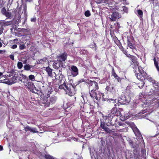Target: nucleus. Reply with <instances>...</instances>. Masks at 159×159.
I'll return each mask as SVG.
<instances>
[{"label": "nucleus", "mask_w": 159, "mask_h": 159, "mask_svg": "<svg viewBox=\"0 0 159 159\" xmlns=\"http://www.w3.org/2000/svg\"><path fill=\"white\" fill-rule=\"evenodd\" d=\"M26 5H25L24 6V8H26Z\"/></svg>", "instance_id": "e2e57ef3"}, {"label": "nucleus", "mask_w": 159, "mask_h": 159, "mask_svg": "<svg viewBox=\"0 0 159 159\" xmlns=\"http://www.w3.org/2000/svg\"><path fill=\"white\" fill-rule=\"evenodd\" d=\"M142 152H144V151H142Z\"/></svg>", "instance_id": "774afa93"}, {"label": "nucleus", "mask_w": 159, "mask_h": 159, "mask_svg": "<svg viewBox=\"0 0 159 159\" xmlns=\"http://www.w3.org/2000/svg\"><path fill=\"white\" fill-rule=\"evenodd\" d=\"M62 84L59 85V88L61 89H64L66 94L70 96H73L76 92L75 86H73L71 84H66L65 79L64 81H62Z\"/></svg>", "instance_id": "f257e3e1"}, {"label": "nucleus", "mask_w": 159, "mask_h": 159, "mask_svg": "<svg viewBox=\"0 0 159 159\" xmlns=\"http://www.w3.org/2000/svg\"><path fill=\"white\" fill-rule=\"evenodd\" d=\"M136 77L140 81L143 80L145 79L146 76L147 75V74L145 72V74L143 75L142 73L140 72L137 73L135 74Z\"/></svg>", "instance_id": "9d476101"}, {"label": "nucleus", "mask_w": 159, "mask_h": 159, "mask_svg": "<svg viewBox=\"0 0 159 159\" xmlns=\"http://www.w3.org/2000/svg\"><path fill=\"white\" fill-rule=\"evenodd\" d=\"M120 43V41L119 40H118L117 41H116V44L117 45H118Z\"/></svg>", "instance_id": "864d4df0"}, {"label": "nucleus", "mask_w": 159, "mask_h": 159, "mask_svg": "<svg viewBox=\"0 0 159 159\" xmlns=\"http://www.w3.org/2000/svg\"><path fill=\"white\" fill-rule=\"evenodd\" d=\"M70 71L71 74L73 76L75 77L78 74V70L77 67L74 66H71Z\"/></svg>", "instance_id": "1a4fd4ad"}, {"label": "nucleus", "mask_w": 159, "mask_h": 159, "mask_svg": "<svg viewBox=\"0 0 159 159\" xmlns=\"http://www.w3.org/2000/svg\"><path fill=\"white\" fill-rule=\"evenodd\" d=\"M145 79H147L150 82H151V83L153 81H153L154 80H153L151 77L147 75V76H146Z\"/></svg>", "instance_id": "bb28decb"}, {"label": "nucleus", "mask_w": 159, "mask_h": 159, "mask_svg": "<svg viewBox=\"0 0 159 159\" xmlns=\"http://www.w3.org/2000/svg\"><path fill=\"white\" fill-rule=\"evenodd\" d=\"M46 70L48 72L49 76H51L52 74V70L49 67H47L46 68Z\"/></svg>", "instance_id": "412c9836"}, {"label": "nucleus", "mask_w": 159, "mask_h": 159, "mask_svg": "<svg viewBox=\"0 0 159 159\" xmlns=\"http://www.w3.org/2000/svg\"><path fill=\"white\" fill-rule=\"evenodd\" d=\"M145 84V82L143 80L140 81L139 83L138 84L139 87L141 89L143 88Z\"/></svg>", "instance_id": "aec40b11"}, {"label": "nucleus", "mask_w": 159, "mask_h": 159, "mask_svg": "<svg viewBox=\"0 0 159 159\" xmlns=\"http://www.w3.org/2000/svg\"><path fill=\"white\" fill-rule=\"evenodd\" d=\"M107 101L108 102H112L114 104L115 106H119L120 104H125L128 103L127 100L125 98H119L118 100L116 101V99H107Z\"/></svg>", "instance_id": "f03ea898"}, {"label": "nucleus", "mask_w": 159, "mask_h": 159, "mask_svg": "<svg viewBox=\"0 0 159 159\" xmlns=\"http://www.w3.org/2000/svg\"><path fill=\"white\" fill-rule=\"evenodd\" d=\"M57 99V98L56 96L53 95L51 97L49 98L46 102H44V106L46 107H48L50 105L52 104L55 103Z\"/></svg>", "instance_id": "7ed1b4c3"}, {"label": "nucleus", "mask_w": 159, "mask_h": 159, "mask_svg": "<svg viewBox=\"0 0 159 159\" xmlns=\"http://www.w3.org/2000/svg\"><path fill=\"white\" fill-rule=\"evenodd\" d=\"M128 42V45L129 47L131 49H132L133 50L132 52H133L135 53V51H136V47L133 44H132V43L130 42V41L129 40V39H128L127 40Z\"/></svg>", "instance_id": "4468645a"}, {"label": "nucleus", "mask_w": 159, "mask_h": 159, "mask_svg": "<svg viewBox=\"0 0 159 159\" xmlns=\"http://www.w3.org/2000/svg\"><path fill=\"white\" fill-rule=\"evenodd\" d=\"M158 134H159V132L157 134H156V135H158Z\"/></svg>", "instance_id": "0e129e2a"}, {"label": "nucleus", "mask_w": 159, "mask_h": 159, "mask_svg": "<svg viewBox=\"0 0 159 159\" xmlns=\"http://www.w3.org/2000/svg\"><path fill=\"white\" fill-rule=\"evenodd\" d=\"M115 78H116V79L117 80V81L118 82H120L121 80V78L119 77L118 76H117V77Z\"/></svg>", "instance_id": "09e8293b"}, {"label": "nucleus", "mask_w": 159, "mask_h": 159, "mask_svg": "<svg viewBox=\"0 0 159 159\" xmlns=\"http://www.w3.org/2000/svg\"><path fill=\"white\" fill-rule=\"evenodd\" d=\"M5 16L8 18H10L11 16V13L9 12H7L5 15Z\"/></svg>", "instance_id": "c9c22d12"}, {"label": "nucleus", "mask_w": 159, "mask_h": 159, "mask_svg": "<svg viewBox=\"0 0 159 159\" xmlns=\"http://www.w3.org/2000/svg\"><path fill=\"white\" fill-rule=\"evenodd\" d=\"M7 22L4 20H0V25L1 26H5L6 25Z\"/></svg>", "instance_id": "7c9ffc66"}, {"label": "nucleus", "mask_w": 159, "mask_h": 159, "mask_svg": "<svg viewBox=\"0 0 159 159\" xmlns=\"http://www.w3.org/2000/svg\"><path fill=\"white\" fill-rule=\"evenodd\" d=\"M36 20L35 18H32L31 19V20L32 22H35Z\"/></svg>", "instance_id": "8fccbe9b"}, {"label": "nucleus", "mask_w": 159, "mask_h": 159, "mask_svg": "<svg viewBox=\"0 0 159 159\" xmlns=\"http://www.w3.org/2000/svg\"><path fill=\"white\" fill-rule=\"evenodd\" d=\"M47 60V58H43V59H41L40 60V61H39V62H41V63H42V61H44V62H46V61Z\"/></svg>", "instance_id": "49530a36"}, {"label": "nucleus", "mask_w": 159, "mask_h": 159, "mask_svg": "<svg viewBox=\"0 0 159 159\" xmlns=\"http://www.w3.org/2000/svg\"><path fill=\"white\" fill-rule=\"evenodd\" d=\"M26 61H27L26 60H25V61H24L23 62V63L24 64H26Z\"/></svg>", "instance_id": "13d9d810"}, {"label": "nucleus", "mask_w": 159, "mask_h": 159, "mask_svg": "<svg viewBox=\"0 0 159 159\" xmlns=\"http://www.w3.org/2000/svg\"><path fill=\"white\" fill-rule=\"evenodd\" d=\"M3 149V146L0 145V151H2Z\"/></svg>", "instance_id": "603ef678"}, {"label": "nucleus", "mask_w": 159, "mask_h": 159, "mask_svg": "<svg viewBox=\"0 0 159 159\" xmlns=\"http://www.w3.org/2000/svg\"><path fill=\"white\" fill-rule=\"evenodd\" d=\"M24 130L26 131H30L34 133H38V131L36 130V129L35 128H33L30 127L29 126L24 127Z\"/></svg>", "instance_id": "f8f14e48"}, {"label": "nucleus", "mask_w": 159, "mask_h": 159, "mask_svg": "<svg viewBox=\"0 0 159 159\" xmlns=\"http://www.w3.org/2000/svg\"><path fill=\"white\" fill-rule=\"evenodd\" d=\"M90 47L93 48H94L95 47L94 50H96L97 49V47L96 46V44L94 42H93L92 44L90 45Z\"/></svg>", "instance_id": "72a5a7b5"}, {"label": "nucleus", "mask_w": 159, "mask_h": 159, "mask_svg": "<svg viewBox=\"0 0 159 159\" xmlns=\"http://www.w3.org/2000/svg\"><path fill=\"white\" fill-rule=\"evenodd\" d=\"M2 52V50H0V53H1V52Z\"/></svg>", "instance_id": "69168bd1"}, {"label": "nucleus", "mask_w": 159, "mask_h": 159, "mask_svg": "<svg viewBox=\"0 0 159 159\" xmlns=\"http://www.w3.org/2000/svg\"><path fill=\"white\" fill-rule=\"evenodd\" d=\"M121 49H122V51L123 52V53L125 55H126L127 53V51L123 48V47H122Z\"/></svg>", "instance_id": "c03bdc74"}, {"label": "nucleus", "mask_w": 159, "mask_h": 159, "mask_svg": "<svg viewBox=\"0 0 159 159\" xmlns=\"http://www.w3.org/2000/svg\"><path fill=\"white\" fill-rule=\"evenodd\" d=\"M126 55L127 57H131V56H133L132 55H131L129 54H128V53H127L126 54Z\"/></svg>", "instance_id": "3c124183"}, {"label": "nucleus", "mask_w": 159, "mask_h": 159, "mask_svg": "<svg viewBox=\"0 0 159 159\" xmlns=\"http://www.w3.org/2000/svg\"><path fill=\"white\" fill-rule=\"evenodd\" d=\"M138 13L140 15H141V16L143 15V12L141 10H138Z\"/></svg>", "instance_id": "37998d69"}, {"label": "nucleus", "mask_w": 159, "mask_h": 159, "mask_svg": "<svg viewBox=\"0 0 159 159\" xmlns=\"http://www.w3.org/2000/svg\"><path fill=\"white\" fill-rule=\"evenodd\" d=\"M17 47V45L16 44H14L12 46H11V48L12 49L16 48Z\"/></svg>", "instance_id": "de8ad7c7"}, {"label": "nucleus", "mask_w": 159, "mask_h": 159, "mask_svg": "<svg viewBox=\"0 0 159 159\" xmlns=\"http://www.w3.org/2000/svg\"><path fill=\"white\" fill-rule=\"evenodd\" d=\"M153 60H154V63L155 66L157 69V70L159 72V67L158 66L157 62L156 60V59L155 57L153 59Z\"/></svg>", "instance_id": "cd10ccee"}, {"label": "nucleus", "mask_w": 159, "mask_h": 159, "mask_svg": "<svg viewBox=\"0 0 159 159\" xmlns=\"http://www.w3.org/2000/svg\"><path fill=\"white\" fill-rule=\"evenodd\" d=\"M112 75L115 78H116V77H117L118 76L117 75H116L115 72V71L113 69H112Z\"/></svg>", "instance_id": "f704fd0d"}, {"label": "nucleus", "mask_w": 159, "mask_h": 159, "mask_svg": "<svg viewBox=\"0 0 159 159\" xmlns=\"http://www.w3.org/2000/svg\"><path fill=\"white\" fill-rule=\"evenodd\" d=\"M121 17L119 13L117 12H114L112 13L111 17H109L111 21H114L116 20V19H118Z\"/></svg>", "instance_id": "423d86ee"}, {"label": "nucleus", "mask_w": 159, "mask_h": 159, "mask_svg": "<svg viewBox=\"0 0 159 159\" xmlns=\"http://www.w3.org/2000/svg\"><path fill=\"white\" fill-rule=\"evenodd\" d=\"M133 68L134 69V70L135 74L139 72L142 73L143 75L145 74V72L143 70L141 66H139V65H135Z\"/></svg>", "instance_id": "6e6552de"}, {"label": "nucleus", "mask_w": 159, "mask_h": 159, "mask_svg": "<svg viewBox=\"0 0 159 159\" xmlns=\"http://www.w3.org/2000/svg\"><path fill=\"white\" fill-rule=\"evenodd\" d=\"M133 130L136 136L138 137H140L141 136L139 130L137 128L134 129Z\"/></svg>", "instance_id": "a211bd4d"}, {"label": "nucleus", "mask_w": 159, "mask_h": 159, "mask_svg": "<svg viewBox=\"0 0 159 159\" xmlns=\"http://www.w3.org/2000/svg\"><path fill=\"white\" fill-rule=\"evenodd\" d=\"M87 80L84 79H80L79 81V82L81 83L82 82H87Z\"/></svg>", "instance_id": "ea45409f"}, {"label": "nucleus", "mask_w": 159, "mask_h": 159, "mask_svg": "<svg viewBox=\"0 0 159 159\" xmlns=\"http://www.w3.org/2000/svg\"><path fill=\"white\" fill-rule=\"evenodd\" d=\"M89 90H98L99 86L98 83L96 81L91 80H89L87 82Z\"/></svg>", "instance_id": "20e7f679"}, {"label": "nucleus", "mask_w": 159, "mask_h": 159, "mask_svg": "<svg viewBox=\"0 0 159 159\" xmlns=\"http://www.w3.org/2000/svg\"><path fill=\"white\" fill-rule=\"evenodd\" d=\"M61 71V69L59 70L58 74L57 75H56L55 73H54L55 75V79L58 80L59 83L60 84L62 83V81H64L65 79V77L62 74Z\"/></svg>", "instance_id": "39448f33"}, {"label": "nucleus", "mask_w": 159, "mask_h": 159, "mask_svg": "<svg viewBox=\"0 0 159 159\" xmlns=\"http://www.w3.org/2000/svg\"><path fill=\"white\" fill-rule=\"evenodd\" d=\"M111 113L114 116H118L120 113V112L117 110L116 107H114L112 109L111 111Z\"/></svg>", "instance_id": "dca6fc26"}, {"label": "nucleus", "mask_w": 159, "mask_h": 159, "mask_svg": "<svg viewBox=\"0 0 159 159\" xmlns=\"http://www.w3.org/2000/svg\"><path fill=\"white\" fill-rule=\"evenodd\" d=\"M26 83L24 84V86L26 88L30 89L32 86L33 85V84L31 82H28V80H26Z\"/></svg>", "instance_id": "f3484780"}, {"label": "nucleus", "mask_w": 159, "mask_h": 159, "mask_svg": "<svg viewBox=\"0 0 159 159\" xmlns=\"http://www.w3.org/2000/svg\"><path fill=\"white\" fill-rule=\"evenodd\" d=\"M53 91L52 90H48V93L46 95V98H48L50 97V94L52 93Z\"/></svg>", "instance_id": "2f4dec72"}, {"label": "nucleus", "mask_w": 159, "mask_h": 159, "mask_svg": "<svg viewBox=\"0 0 159 159\" xmlns=\"http://www.w3.org/2000/svg\"><path fill=\"white\" fill-rule=\"evenodd\" d=\"M150 92L151 93V94H157L159 96V91H157L155 89L154 90L152 89H151L150 90Z\"/></svg>", "instance_id": "4be33fe9"}, {"label": "nucleus", "mask_w": 159, "mask_h": 159, "mask_svg": "<svg viewBox=\"0 0 159 159\" xmlns=\"http://www.w3.org/2000/svg\"><path fill=\"white\" fill-rule=\"evenodd\" d=\"M2 72H0V76H1L2 75Z\"/></svg>", "instance_id": "680f3d73"}, {"label": "nucleus", "mask_w": 159, "mask_h": 159, "mask_svg": "<svg viewBox=\"0 0 159 159\" xmlns=\"http://www.w3.org/2000/svg\"><path fill=\"white\" fill-rule=\"evenodd\" d=\"M3 29H3V26H0V35L2 33V32H3Z\"/></svg>", "instance_id": "79ce46f5"}, {"label": "nucleus", "mask_w": 159, "mask_h": 159, "mask_svg": "<svg viewBox=\"0 0 159 159\" xmlns=\"http://www.w3.org/2000/svg\"><path fill=\"white\" fill-rule=\"evenodd\" d=\"M60 62H54L53 64V67L56 69H58L60 66Z\"/></svg>", "instance_id": "6ab92c4d"}, {"label": "nucleus", "mask_w": 159, "mask_h": 159, "mask_svg": "<svg viewBox=\"0 0 159 159\" xmlns=\"http://www.w3.org/2000/svg\"><path fill=\"white\" fill-rule=\"evenodd\" d=\"M91 98H95L96 100H98L100 99V96L99 95H97L96 90H89Z\"/></svg>", "instance_id": "0eeeda50"}, {"label": "nucleus", "mask_w": 159, "mask_h": 159, "mask_svg": "<svg viewBox=\"0 0 159 159\" xmlns=\"http://www.w3.org/2000/svg\"><path fill=\"white\" fill-rule=\"evenodd\" d=\"M131 58L132 61V65L134 66L135 65H139V63L137 61V58L136 57L133 56H131Z\"/></svg>", "instance_id": "2eb2a0df"}, {"label": "nucleus", "mask_w": 159, "mask_h": 159, "mask_svg": "<svg viewBox=\"0 0 159 159\" xmlns=\"http://www.w3.org/2000/svg\"><path fill=\"white\" fill-rule=\"evenodd\" d=\"M7 11H6L5 9L4 8H3L2 9V13L5 15Z\"/></svg>", "instance_id": "58836bf2"}, {"label": "nucleus", "mask_w": 159, "mask_h": 159, "mask_svg": "<svg viewBox=\"0 0 159 159\" xmlns=\"http://www.w3.org/2000/svg\"><path fill=\"white\" fill-rule=\"evenodd\" d=\"M117 25L118 26V27H119V28H120V25L118 23H117Z\"/></svg>", "instance_id": "052dcab7"}, {"label": "nucleus", "mask_w": 159, "mask_h": 159, "mask_svg": "<svg viewBox=\"0 0 159 159\" xmlns=\"http://www.w3.org/2000/svg\"><path fill=\"white\" fill-rule=\"evenodd\" d=\"M9 57L12 60L14 61V56L13 55L11 54L10 55Z\"/></svg>", "instance_id": "a18cd8bd"}, {"label": "nucleus", "mask_w": 159, "mask_h": 159, "mask_svg": "<svg viewBox=\"0 0 159 159\" xmlns=\"http://www.w3.org/2000/svg\"><path fill=\"white\" fill-rule=\"evenodd\" d=\"M17 66L19 69H21L22 68L23 65L21 62L19 61L18 62Z\"/></svg>", "instance_id": "c85d7f7f"}, {"label": "nucleus", "mask_w": 159, "mask_h": 159, "mask_svg": "<svg viewBox=\"0 0 159 159\" xmlns=\"http://www.w3.org/2000/svg\"><path fill=\"white\" fill-rule=\"evenodd\" d=\"M67 57V53L66 52H64L62 54L59 55L58 57V59L60 62L64 61L66 59Z\"/></svg>", "instance_id": "9b49d317"}, {"label": "nucleus", "mask_w": 159, "mask_h": 159, "mask_svg": "<svg viewBox=\"0 0 159 159\" xmlns=\"http://www.w3.org/2000/svg\"><path fill=\"white\" fill-rule=\"evenodd\" d=\"M44 157L46 159H55L52 157L51 156L48 155H45Z\"/></svg>", "instance_id": "473e14b6"}, {"label": "nucleus", "mask_w": 159, "mask_h": 159, "mask_svg": "<svg viewBox=\"0 0 159 159\" xmlns=\"http://www.w3.org/2000/svg\"><path fill=\"white\" fill-rule=\"evenodd\" d=\"M122 8H123V11L125 13H127L128 8L125 6H123Z\"/></svg>", "instance_id": "4c0bfd02"}, {"label": "nucleus", "mask_w": 159, "mask_h": 159, "mask_svg": "<svg viewBox=\"0 0 159 159\" xmlns=\"http://www.w3.org/2000/svg\"><path fill=\"white\" fill-rule=\"evenodd\" d=\"M153 102L154 103H156L157 105V106H159V97L157 98H154L153 99Z\"/></svg>", "instance_id": "393cba45"}, {"label": "nucleus", "mask_w": 159, "mask_h": 159, "mask_svg": "<svg viewBox=\"0 0 159 159\" xmlns=\"http://www.w3.org/2000/svg\"><path fill=\"white\" fill-rule=\"evenodd\" d=\"M33 66H30L29 64H28L26 65H25L24 66V69L26 70H29Z\"/></svg>", "instance_id": "b1692460"}, {"label": "nucleus", "mask_w": 159, "mask_h": 159, "mask_svg": "<svg viewBox=\"0 0 159 159\" xmlns=\"http://www.w3.org/2000/svg\"><path fill=\"white\" fill-rule=\"evenodd\" d=\"M29 78L30 80L32 81H34L35 80V76L33 75H30L29 76Z\"/></svg>", "instance_id": "c756f323"}, {"label": "nucleus", "mask_w": 159, "mask_h": 159, "mask_svg": "<svg viewBox=\"0 0 159 159\" xmlns=\"http://www.w3.org/2000/svg\"><path fill=\"white\" fill-rule=\"evenodd\" d=\"M152 82V84L157 91H159V83L157 81L154 80Z\"/></svg>", "instance_id": "ddd939ff"}, {"label": "nucleus", "mask_w": 159, "mask_h": 159, "mask_svg": "<svg viewBox=\"0 0 159 159\" xmlns=\"http://www.w3.org/2000/svg\"><path fill=\"white\" fill-rule=\"evenodd\" d=\"M85 15L87 17L89 16H90V13L89 11H87L84 13Z\"/></svg>", "instance_id": "e433bc0d"}, {"label": "nucleus", "mask_w": 159, "mask_h": 159, "mask_svg": "<svg viewBox=\"0 0 159 159\" xmlns=\"http://www.w3.org/2000/svg\"><path fill=\"white\" fill-rule=\"evenodd\" d=\"M21 83H22L24 84H25L26 83V82L25 80V81H22V80H21Z\"/></svg>", "instance_id": "5fc2aeb1"}, {"label": "nucleus", "mask_w": 159, "mask_h": 159, "mask_svg": "<svg viewBox=\"0 0 159 159\" xmlns=\"http://www.w3.org/2000/svg\"><path fill=\"white\" fill-rule=\"evenodd\" d=\"M115 129H110L107 127L106 129H105V131L106 132L108 133H113L115 131Z\"/></svg>", "instance_id": "5701e85b"}, {"label": "nucleus", "mask_w": 159, "mask_h": 159, "mask_svg": "<svg viewBox=\"0 0 159 159\" xmlns=\"http://www.w3.org/2000/svg\"><path fill=\"white\" fill-rule=\"evenodd\" d=\"M109 89V87L108 86H107L106 88V90H108Z\"/></svg>", "instance_id": "4d7b16f0"}, {"label": "nucleus", "mask_w": 159, "mask_h": 159, "mask_svg": "<svg viewBox=\"0 0 159 159\" xmlns=\"http://www.w3.org/2000/svg\"><path fill=\"white\" fill-rule=\"evenodd\" d=\"M100 126L104 130L107 127L105 125V123L104 122H101Z\"/></svg>", "instance_id": "a878e982"}, {"label": "nucleus", "mask_w": 159, "mask_h": 159, "mask_svg": "<svg viewBox=\"0 0 159 159\" xmlns=\"http://www.w3.org/2000/svg\"><path fill=\"white\" fill-rule=\"evenodd\" d=\"M2 80H0V83H1V82H2Z\"/></svg>", "instance_id": "338daca9"}, {"label": "nucleus", "mask_w": 159, "mask_h": 159, "mask_svg": "<svg viewBox=\"0 0 159 159\" xmlns=\"http://www.w3.org/2000/svg\"><path fill=\"white\" fill-rule=\"evenodd\" d=\"M2 46V43L0 42V47H1Z\"/></svg>", "instance_id": "bf43d9fd"}, {"label": "nucleus", "mask_w": 159, "mask_h": 159, "mask_svg": "<svg viewBox=\"0 0 159 159\" xmlns=\"http://www.w3.org/2000/svg\"><path fill=\"white\" fill-rule=\"evenodd\" d=\"M25 48V46L24 45H20L19 48L20 50H23Z\"/></svg>", "instance_id": "a19ab883"}, {"label": "nucleus", "mask_w": 159, "mask_h": 159, "mask_svg": "<svg viewBox=\"0 0 159 159\" xmlns=\"http://www.w3.org/2000/svg\"><path fill=\"white\" fill-rule=\"evenodd\" d=\"M22 1L23 0H21ZM25 1H26V2H31L33 0H25Z\"/></svg>", "instance_id": "6e6d98bb"}]
</instances>
